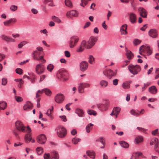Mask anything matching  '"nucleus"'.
<instances>
[{"label": "nucleus", "instance_id": "nucleus-7", "mask_svg": "<svg viewBox=\"0 0 159 159\" xmlns=\"http://www.w3.org/2000/svg\"><path fill=\"white\" fill-rule=\"evenodd\" d=\"M139 50H141L144 52L148 56L151 55L152 53V49L150 46L147 45H143L141 46L139 49Z\"/></svg>", "mask_w": 159, "mask_h": 159}, {"label": "nucleus", "instance_id": "nucleus-33", "mask_svg": "<svg viewBox=\"0 0 159 159\" xmlns=\"http://www.w3.org/2000/svg\"><path fill=\"white\" fill-rule=\"evenodd\" d=\"M120 144L121 147L127 148L129 147V145L128 143L125 141H121L120 142Z\"/></svg>", "mask_w": 159, "mask_h": 159}, {"label": "nucleus", "instance_id": "nucleus-43", "mask_svg": "<svg viewBox=\"0 0 159 159\" xmlns=\"http://www.w3.org/2000/svg\"><path fill=\"white\" fill-rule=\"evenodd\" d=\"M54 67V66L52 64H50L47 66V69L49 72H51L53 69Z\"/></svg>", "mask_w": 159, "mask_h": 159}, {"label": "nucleus", "instance_id": "nucleus-38", "mask_svg": "<svg viewBox=\"0 0 159 159\" xmlns=\"http://www.w3.org/2000/svg\"><path fill=\"white\" fill-rule=\"evenodd\" d=\"M93 125V124L90 123L88 124L86 127V131L87 133H89L90 132V129H92L91 128V126Z\"/></svg>", "mask_w": 159, "mask_h": 159}, {"label": "nucleus", "instance_id": "nucleus-5", "mask_svg": "<svg viewBox=\"0 0 159 159\" xmlns=\"http://www.w3.org/2000/svg\"><path fill=\"white\" fill-rule=\"evenodd\" d=\"M31 129L29 126H27V129H26L25 132L27 133L25 135L24 140L25 142L27 143H29L31 140L32 138V135L31 133Z\"/></svg>", "mask_w": 159, "mask_h": 159}, {"label": "nucleus", "instance_id": "nucleus-57", "mask_svg": "<svg viewBox=\"0 0 159 159\" xmlns=\"http://www.w3.org/2000/svg\"><path fill=\"white\" fill-rule=\"evenodd\" d=\"M16 73L19 75H21L22 74V70L20 68H17L16 70Z\"/></svg>", "mask_w": 159, "mask_h": 159}, {"label": "nucleus", "instance_id": "nucleus-6", "mask_svg": "<svg viewBox=\"0 0 159 159\" xmlns=\"http://www.w3.org/2000/svg\"><path fill=\"white\" fill-rule=\"evenodd\" d=\"M15 126L16 129L20 132H25L27 127L25 126L23 123L20 121L18 120L15 123Z\"/></svg>", "mask_w": 159, "mask_h": 159}, {"label": "nucleus", "instance_id": "nucleus-13", "mask_svg": "<svg viewBox=\"0 0 159 159\" xmlns=\"http://www.w3.org/2000/svg\"><path fill=\"white\" fill-rule=\"evenodd\" d=\"M88 63L86 61H82L80 63V70L81 71L84 72L86 70L88 69Z\"/></svg>", "mask_w": 159, "mask_h": 159}, {"label": "nucleus", "instance_id": "nucleus-19", "mask_svg": "<svg viewBox=\"0 0 159 159\" xmlns=\"http://www.w3.org/2000/svg\"><path fill=\"white\" fill-rule=\"evenodd\" d=\"M129 15L130 21L132 23H135L136 21V16L135 14L133 13H131L129 14Z\"/></svg>", "mask_w": 159, "mask_h": 159}, {"label": "nucleus", "instance_id": "nucleus-48", "mask_svg": "<svg viewBox=\"0 0 159 159\" xmlns=\"http://www.w3.org/2000/svg\"><path fill=\"white\" fill-rule=\"evenodd\" d=\"M80 84L84 89L85 88L89 87L90 86L89 84L87 83H81Z\"/></svg>", "mask_w": 159, "mask_h": 159}, {"label": "nucleus", "instance_id": "nucleus-24", "mask_svg": "<svg viewBox=\"0 0 159 159\" xmlns=\"http://www.w3.org/2000/svg\"><path fill=\"white\" fill-rule=\"evenodd\" d=\"M51 157L53 159H58L59 158L58 153L55 151H53L51 152Z\"/></svg>", "mask_w": 159, "mask_h": 159}, {"label": "nucleus", "instance_id": "nucleus-15", "mask_svg": "<svg viewBox=\"0 0 159 159\" xmlns=\"http://www.w3.org/2000/svg\"><path fill=\"white\" fill-rule=\"evenodd\" d=\"M138 11L140 13V16L143 18H146L147 15V12L146 10L142 7H139Z\"/></svg>", "mask_w": 159, "mask_h": 159}, {"label": "nucleus", "instance_id": "nucleus-49", "mask_svg": "<svg viewBox=\"0 0 159 159\" xmlns=\"http://www.w3.org/2000/svg\"><path fill=\"white\" fill-rule=\"evenodd\" d=\"M141 42V40L137 39H135L133 41V43L134 45H139L140 43Z\"/></svg>", "mask_w": 159, "mask_h": 159}, {"label": "nucleus", "instance_id": "nucleus-46", "mask_svg": "<svg viewBox=\"0 0 159 159\" xmlns=\"http://www.w3.org/2000/svg\"><path fill=\"white\" fill-rule=\"evenodd\" d=\"M80 45L84 49V48L87 49V47L88 46V44H87V42L85 40L83 41Z\"/></svg>", "mask_w": 159, "mask_h": 159}, {"label": "nucleus", "instance_id": "nucleus-11", "mask_svg": "<svg viewBox=\"0 0 159 159\" xmlns=\"http://www.w3.org/2000/svg\"><path fill=\"white\" fill-rule=\"evenodd\" d=\"M104 74L108 79H110L116 75V73L109 69H107L105 71Z\"/></svg>", "mask_w": 159, "mask_h": 159}, {"label": "nucleus", "instance_id": "nucleus-44", "mask_svg": "<svg viewBox=\"0 0 159 159\" xmlns=\"http://www.w3.org/2000/svg\"><path fill=\"white\" fill-rule=\"evenodd\" d=\"M36 151L38 155L41 154L43 152V149L41 147L37 148L36 149Z\"/></svg>", "mask_w": 159, "mask_h": 159}, {"label": "nucleus", "instance_id": "nucleus-62", "mask_svg": "<svg viewBox=\"0 0 159 159\" xmlns=\"http://www.w3.org/2000/svg\"><path fill=\"white\" fill-rule=\"evenodd\" d=\"M64 54L65 56L67 57H69L70 56V52L68 51H65L64 52Z\"/></svg>", "mask_w": 159, "mask_h": 159}, {"label": "nucleus", "instance_id": "nucleus-60", "mask_svg": "<svg viewBox=\"0 0 159 159\" xmlns=\"http://www.w3.org/2000/svg\"><path fill=\"white\" fill-rule=\"evenodd\" d=\"M122 87L125 89L129 88V84L127 83H123L122 84Z\"/></svg>", "mask_w": 159, "mask_h": 159}, {"label": "nucleus", "instance_id": "nucleus-3", "mask_svg": "<svg viewBox=\"0 0 159 159\" xmlns=\"http://www.w3.org/2000/svg\"><path fill=\"white\" fill-rule=\"evenodd\" d=\"M41 53L38 51H34L32 54V55L33 58L37 60L41 61V63H44L46 62V60L43 58V56L40 55Z\"/></svg>", "mask_w": 159, "mask_h": 159}, {"label": "nucleus", "instance_id": "nucleus-37", "mask_svg": "<svg viewBox=\"0 0 159 159\" xmlns=\"http://www.w3.org/2000/svg\"><path fill=\"white\" fill-rule=\"evenodd\" d=\"M100 84L102 87H105L108 85V82L106 80H102L100 81Z\"/></svg>", "mask_w": 159, "mask_h": 159}, {"label": "nucleus", "instance_id": "nucleus-61", "mask_svg": "<svg viewBox=\"0 0 159 159\" xmlns=\"http://www.w3.org/2000/svg\"><path fill=\"white\" fill-rule=\"evenodd\" d=\"M13 134L15 136L17 137L19 134V132L16 129H14L12 131Z\"/></svg>", "mask_w": 159, "mask_h": 159}, {"label": "nucleus", "instance_id": "nucleus-32", "mask_svg": "<svg viewBox=\"0 0 159 159\" xmlns=\"http://www.w3.org/2000/svg\"><path fill=\"white\" fill-rule=\"evenodd\" d=\"M42 90H43V93H44L46 95L48 96H50L52 94L51 91L48 89L45 88Z\"/></svg>", "mask_w": 159, "mask_h": 159}, {"label": "nucleus", "instance_id": "nucleus-29", "mask_svg": "<svg viewBox=\"0 0 159 159\" xmlns=\"http://www.w3.org/2000/svg\"><path fill=\"white\" fill-rule=\"evenodd\" d=\"M65 5L67 7L71 8L73 7V4L70 0H65Z\"/></svg>", "mask_w": 159, "mask_h": 159}, {"label": "nucleus", "instance_id": "nucleus-59", "mask_svg": "<svg viewBox=\"0 0 159 159\" xmlns=\"http://www.w3.org/2000/svg\"><path fill=\"white\" fill-rule=\"evenodd\" d=\"M44 159H50L51 158L50 155L49 153H45L44 155Z\"/></svg>", "mask_w": 159, "mask_h": 159}, {"label": "nucleus", "instance_id": "nucleus-18", "mask_svg": "<svg viewBox=\"0 0 159 159\" xmlns=\"http://www.w3.org/2000/svg\"><path fill=\"white\" fill-rule=\"evenodd\" d=\"M32 108V104L29 102H27L23 107V110L25 111H28L31 110Z\"/></svg>", "mask_w": 159, "mask_h": 159}, {"label": "nucleus", "instance_id": "nucleus-31", "mask_svg": "<svg viewBox=\"0 0 159 159\" xmlns=\"http://www.w3.org/2000/svg\"><path fill=\"white\" fill-rule=\"evenodd\" d=\"M86 153L88 156H89L90 158L94 159L95 158V153L93 151H87Z\"/></svg>", "mask_w": 159, "mask_h": 159}, {"label": "nucleus", "instance_id": "nucleus-23", "mask_svg": "<svg viewBox=\"0 0 159 159\" xmlns=\"http://www.w3.org/2000/svg\"><path fill=\"white\" fill-rule=\"evenodd\" d=\"M148 91L151 94H155L157 92V89L155 86H152L149 88Z\"/></svg>", "mask_w": 159, "mask_h": 159}, {"label": "nucleus", "instance_id": "nucleus-55", "mask_svg": "<svg viewBox=\"0 0 159 159\" xmlns=\"http://www.w3.org/2000/svg\"><path fill=\"white\" fill-rule=\"evenodd\" d=\"M131 114L135 116H138L139 115V113L136 112L134 110H132L130 111Z\"/></svg>", "mask_w": 159, "mask_h": 159}, {"label": "nucleus", "instance_id": "nucleus-9", "mask_svg": "<svg viewBox=\"0 0 159 159\" xmlns=\"http://www.w3.org/2000/svg\"><path fill=\"white\" fill-rule=\"evenodd\" d=\"M79 40V37L76 36H73L70 39L69 41V46L70 48H73L77 44Z\"/></svg>", "mask_w": 159, "mask_h": 159}, {"label": "nucleus", "instance_id": "nucleus-53", "mask_svg": "<svg viewBox=\"0 0 159 159\" xmlns=\"http://www.w3.org/2000/svg\"><path fill=\"white\" fill-rule=\"evenodd\" d=\"M10 9L12 11H16L17 8V6L16 5H12L10 7Z\"/></svg>", "mask_w": 159, "mask_h": 159}, {"label": "nucleus", "instance_id": "nucleus-51", "mask_svg": "<svg viewBox=\"0 0 159 159\" xmlns=\"http://www.w3.org/2000/svg\"><path fill=\"white\" fill-rule=\"evenodd\" d=\"M84 50V49L80 45L76 49V51L78 52H81Z\"/></svg>", "mask_w": 159, "mask_h": 159}, {"label": "nucleus", "instance_id": "nucleus-50", "mask_svg": "<svg viewBox=\"0 0 159 159\" xmlns=\"http://www.w3.org/2000/svg\"><path fill=\"white\" fill-rule=\"evenodd\" d=\"M27 43V42L26 41H22L18 44V47L19 48H21Z\"/></svg>", "mask_w": 159, "mask_h": 159}, {"label": "nucleus", "instance_id": "nucleus-8", "mask_svg": "<svg viewBox=\"0 0 159 159\" xmlns=\"http://www.w3.org/2000/svg\"><path fill=\"white\" fill-rule=\"evenodd\" d=\"M43 64L41 63L38 64L35 66V70L36 72L38 75H41L45 72V66Z\"/></svg>", "mask_w": 159, "mask_h": 159}, {"label": "nucleus", "instance_id": "nucleus-63", "mask_svg": "<svg viewBox=\"0 0 159 159\" xmlns=\"http://www.w3.org/2000/svg\"><path fill=\"white\" fill-rule=\"evenodd\" d=\"M72 104V103H70L67 104L65 106V107L66 109L68 111H70V108L69 107Z\"/></svg>", "mask_w": 159, "mask_h": 159}, {"label": "nucleus", "instance_id": "nucleus-40", "mask_svg": "<svg viewBox=\"0 0 159 159\" xmlns=\"http://www.w3.org/2000/svg\"><path fill=\"white\" fill-rule=\"evenodd\" d=\"M89 62L91 64L94 63L95 59L92 55H90L89 57Z\"/></svg>", "mask_w": 159, "mask_h": 159}, {"label": "nucleus", "instance_id": "nucleus-45", "mask_svg": "<svg viewBox=\"0 0 159 159\" xmlns=\"http://www.w3.org/2000/svg\"><path fill=\"white\" fill-rule=\"evenodd\" d=\"M80 45L84 49V48L87 49V47L88 46V44H87V42L85 40L83 41Z\"/></svg>", "mask_w": 159, "mask_h": 159}, {"label": "nucleus", "instance_id": "nucleus-34", "mask_svg": "<svg viewBox=\"0 0 159 159\" xmlns=\"http://www.w3.org/2000/svg\"><path fill=\"white\" fill-rule=\"evenodd\" d=\"M158 143V139L157 138H153L151 142L150 143V144L152 145H153L154 144H155V145H157Z\"/></svg>", "mask_w": 159, "mask_h": 159}, {"label": "nucleus", "instance_id": "nucleus-12", "mask_svg": "<svg viewBox=\"0 0 159 159\" xmlns=\"http://www.w3.org/2000/svg\"><path fill=\"white\" fill-rule=\"evenodd\" d=\"M47 140L46 137L45 135L42 134L38 136L37 138L38 142L40 144H43Z\"/></svg>", "mask_w": 159, "mask_h": 159}, {"label": "nucleus", "instance_id": "nucleus-22", "mask_svg": "<svg viewBox=\"0 0 159 159\" xmlns=\"http://www.w3.org/2000/svg\"><path fill=\"white\" fill-rule=\"evenodd\" d=\"M127 25L126 24L123 25L120 28V31L122 34H125L127 33L126 30Z\"/></svg>", "mask_w": 159, "mask_h": 159}, {"label": "nucleus", "instance_id": "nucleus-52", "mask_svg": "<svg viewBox=\"0 0 159 159\" xmlns=\"http://www.w3.org/2000/svg\"><path fill=\"white\" fill-rule=\"evenodd\" d=\"M159 78V68H156L155 71V79H156Z\"/></svg>", "mask_w": 159, "mask_h": 159}, {"label": "nucleus", "instance_id": "nucleus-64", "mask_svg": "<svg viewBox=\"0 0 159 159\" xmlns=\"http://www.w3.org/2000/svg\"><path fill=\"white\" fill-rule=\"evenodd\" d=\"M1 37L2 39L7 42L8 36L5 35H2Z\"/></svg>", "mask_w": 159, "mask_h": 159}, {"label": "nucleus", "instance_id": "nucleus-16", "mask_svg": "<svg viewBox=\"0 0 159 159\" xmlns=\"http://www.w3.org/2000/svg\"><path fill=\"white\" fill-rule=\"evenodd\" d=\"M148 35L152 38H156L158 35L157 31L155 29H151L148 31Z\"/></svg>", "mask_w": 159, "mask_h": 159}, {"label": "nucleus", "instance_id": "nucleus-17", "mask_svg": "<svg viewBox=\"0 0 159 159\" xmlns=\"http://www.w3.org/2000/svg\"><path fill=\"white\" fill-rule=\"evenodd\" d=\"M78 15V13L75 10L68 11L66 13V16L67 17H70L71 16L75 17L77 16Z\"/></svg>", "mask_w": 159, "mask_h": 159}, {"label": "nucleus", "instance_id": "nucleus-41", "mask_svg": "<svg viewBox=\"0 0 159 159\" xmlns=\"http://www.w3.org/2000/svg\"><path fill=\"white\" fill-rule=\"evenodd\" d=\"M120 110V108L118 107H115L113 109V111L114 112V114H118L119 113Z\"/></svg>", "mask_w": 159, "mask_h": 159}, {"label": "nucleus", "instance_id": "nucleus-58", "mask_svg": "<svg viewBox=\"0 0 159 159\" xmlns=\"http://www.w3.org/2000/svg\"><path fill=\"white\" fill-rule=\"evenodd\" d=\"M133 154L134 155H136L138 156V157H143V154L142 153L140 152H134L133 153Z\"/></svg>", "mask_w": 159, "mask_h": 159}, {"label": "nucleus", "instance_id": "nucleus-14", "mask_svg": "<svg viewBox=\"0 0 159 159\" xmlns=\"http://www.w3.org/2000/svg\"><path fill=\"white\" fill-rule=\"evenodd\" d=\"M55 101L58 103H62L64 99V95L62 94H57L55 97Z\"/></svg>", "mask_w": 159, "mask_h": 159}, {"label": "nucleus", "instance_id": "nucleus-36", "mask_svg": "<svg viewBox=\"0 0 159 159\" xmlns=\"http://www.w3.org/2000/svg\"><path fill=\"white\" fill-rule=\"evenodd\" d=\"M81 139H80L75 137L72 139V142L74 144H76Z\"/></svg>", "mask_w": 159, "mask_h": 159}, {"label": "nucleus", "instance_id": "nucleus-39", "mask_svg": "<svg viewBox=\"0 0 159 159\" xmlns=\"http://www.w3.org/2000/svg\"><path fill=\"white\" fill-rule=\"evenodd\" d=\"M52 18L53 20L58 23H61V20L59 18L56 16H52Z\"/></svg>", "mask_w": 159, "mask_h": 159}, {"label": "nucleus", "instance_id": "nucleus-10", "mask_svg": "<svg viewBox=\"0 0 159 159\" xmlns=\"http://www.w3.org/2000/svg\"><path fill=\"white\" fill-rule=\"evenodd\" d=\"M97 40V39L96 37H91L88 41V46L87 47V49H89L91 48L95 44Z\"/></svg>", "mask_w": 159, "mask_h": 159}, {"label": "nucleus", "instance_id": "nucleus-54", "mask_svg": "<svg viewBox=\"0 0 159 159\" xmlns=\"http://www.w3.org/2000/svg\"><path fill=\"white\" fill-rule=\"evenodd\" d=\"M15 99L18 102H21L23 100V98L22 97L20 96H15Z\"/></svg>", "mask_w": 159, "mask_h": 159}, {"label": "nucleus", "instance_id": "nucleus-1", "mask_svg": "<svg viewBox=\"0 0 159 159\" xmlns=\"http://www.w3.org/2000/svg\"><path fill=\"white\" fill-rule=\"evenodd\" d=\"M69 76L68 72L65 70L61 69L57 72V77L61 81H66L68 80Z\"/></svg>", "mask_w": 159, "mask_h": 159}, {"label": "nucleus", "instance_id": "nucleus-27", "mask_svg": "<svg viewBox=\"0 0 159 159\" xmlns=\"http://www.w3.org/2000/svg\"><path fill=\"white\" fill-rule=\"evenodd\" d=\"M43 3L45 5L48 3V5L50 7L54 6L53 0H44L43 1Z\"/></svg>", "mask_w": 159, "mask_h": 159}, {"label": "nucleus", "instance_id": "nucleus-30", "mask_svg": "<svg viewBox=\"0 0 159 159\" xmlns=\"http://www.w3.org/2000/svg\"><path fill=\"white\" fill-rule=\"evenodd\" d=\"M53 107L52 106V107L48 109L47 111V112L45 114L48 116L49 117L51 118H52V116L51 115V112L53 111Z\"/></svg>", "mask_w": 159, "mask_h": 159}, {"label": "nucleus", "instance_id": "nucleus-25", "mask_svg": "<svg viewBox=\"0 0 159 159\" xmlns=\"http://www.w3.org/2000/svg\"><path fill=\"white\" fill-rule=\"evenodd\" d=\"M126 50L127 51L126 55L128 59L129 60H130L133 58L134 55L132 52L128 50L127 48H126Z\"/></svg>", "mask_w": 159, "mask_h": 159}, {"label": "nucleus", "instance_id": "nucleus-47", "mask_svg": "<svg viewBox=\"0 0 159 159\" xmlns=\"http://www.w3.org/2000/svg\"><path fill=\"white\" fill-rule=\"evenodd\" d=\"M84 88L79 84L78 88V92L80 93H83L84 92Z\"/></svg>", "mask_w": 159, "mask_h": 159}, {"label": "nucleus", "instance_id": "nucleus-4", "mask_svg": "<svg viewBox=\"0 0 159 159\" xmlns=\"http://www.w3.org/2000/svg\"><path fill=\"white\" fill-rule=\"evenodd\" d=\"M128 68L130 72L134 75L138 74L141 70L140 67L137 65L134 66L131 64L128 66Z\"/></svg>", "mask_w": 159, "mask_h": 159}, {"label": "nucleus", "instance_id": "nucleus-28", "mask_svg": "<svg viewBox=\"0 0 159 159\" xmlns=\"http://www.w3.org/2000/svg\"><path fill=\"white\" fill-rule=\"evenodd\" d=\"M7 106V103L6 102L4 101H2L0 102V109L1 110H4Z\"/></svg>", "mask_w": 159, "mask_h": 159}, {"label": "nucleus", "instance_id": "nucleus-26", "mask_svg": "<svg viewBox=\"0 0 159 159\" xmlns=\"http://www.w3.org/2000/svg\"><path fill=\"white\" fill-rule=\"evenodd\" d=\"M16 20L14 19L11 18L8 20H6L3 22L4 25L6 26H9L12 22H16Z\"/></svg>", "mask_w": 159, "mask_h": 159}, {"label": "nucleus", "instance_id": "nucleus-20", "mask_svg": "<svg viewBox=\"0 0 159 159\" xmlns=\"http://www.w3.org/2000/svg\"><path fill=\"white\" fill-rule=\"evenodd\" d=\"M143 141V138L142 136H138L136 137L134 140V143L138 144Z\"/></svg>", "mask_w": 159, "mask_h": 159}, {"label": "nucleus", "instance_id": "nucleus-21", "mask_svg": "<svg viewBox=\"0 0 159 159\" xmlns=\"http://www.w3.org/2000/svg\"><path fill=\"white\" fill-rule=\"evenodd\" d=\"M75 113L78 116L80 117H82L83 116L84 112L83 110L79 108H77L75 110Z\"/></svg>", "mask_w": 159, "mask_h": 159}, {"label": "nucleus", "instance_id": "nucleus-56", "mask_svg": "<svg viewBox=\"0 0 159 159\" xmlns=\"http://www.w3.org/2000/svg\"><path fill=\"white\" fill-rule=\"evenodd\" d=\"M43 93V90H39L36 93V97L37 98L40 97L41 94Z\"/></svg>", "mask_w": 159, "mask_h": 159}, {"label": "nucleus", "instance_id": "nucleus-2", "mask_svg": "<svg viewBox=\"0 0 159 159\" xmlns=\"http://www.w3.org/2000/svg\"><path fill=\"white\" fill-rule=\"evenodd\" d=\"M56 130L57 135L60 138H64L66 135V130L64 127L62 126H58L56 129Z\"/></svg>", "mask_w": 159, "mask_h": 159}, {"label": "nucleus", "instance_id": "nucleus-42", "mask_svg": "<svg viewBox=\"0 0 159 159\" xmlns=\"http://www.w3.org/2000/svg\"><path fill=\"white\" fill-rule=\"evenodd\" d=\"M96 141L100 142L102 144L105 145V140L102 137H99Z\"/></svg>", "mask_w": 159, "mask_h": 159}, {"label": "nucleus", "instance_id": "nucleus-35", "mask_svg": "<svg viewBox=\"0 0 159 159\" xmlns=\"http://www.w3.org/2000/svg\"><path fill=\"white\" fill-rule=\"evenodd\" d=\"M88 114L90 115H93L95 116L97 114V112L93 110L89 109L87 111Z\"/></svg>", "mask_w": 159, "mask_h": 159}]
</instances>
